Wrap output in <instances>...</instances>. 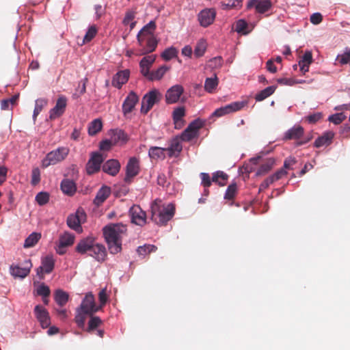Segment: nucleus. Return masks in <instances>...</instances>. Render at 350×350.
<instances>
[{
	"label": "nucleus",
	"instance_id": "f257e3e1",
	"mask_svg": "<svg viewBox=\"0 0 350 350\" xmlns=\"http://www.w3.org/2000/svg\"><path fill=\"white\" fill-rule=\"evenodd\" d=\"M122 224H110L103 228V234L111 254H117L122 249V237L126 232Z\"/></svg>",
	"mask_w": 350,
	"mask_h": 350
},
{
	"label": "nucleus",
	"instance_id": "f03ea898",
	"mask_svg": "<svg viewBox=\"0 0 350 350\" xmlns=\"http://www.w3.org/2000/svg\"><path fill=\"white\" fill-rule=\"evenodd\" d=\"M151 219L157 224L163 225L172 219L174 214V206L170 203L164 205L163 202L159 200H155L151 204Z\"/></svg>",
	"mask_w": 350,
	"mask_h": 350
},
{
	"label": "nucleus",
	"instance_id": "7ed1b4c3",
	"mask_svg": "<svg viewBox=\"0 0 350 350\" xmlns=\"http://www.w3.org/2000/svg\"><path fill=\"white\" fill-rule=\"evenodd\" d=\"M70 150L68 147L61 146L49 152L42 161V167H47L64 161L68 155Z\"/></svg>",
	"mask_w": 350,
	"mask_h": 350
},
{
	"label": "nucleus",
	"instance_id": "20e7f679",
	"mask_svg": "<svg viewBox=\"0 0 350 350\" xmlns=\"http://www.w3.org/2000/svg\"><path fill=\"white\" fill-rule=\"evenodd\" d=\"M274 164L273 159H267L265 161L262 160V157H258L252 158L249 163L245 165V170L247 172H251L254 170L253 165H260L259 169L256 172V175H263L267 173Z\"/></svg>",
	"mask_w": 350,
	"mask_h": 350
},
{
	"label": "nucleus",
	"instance_id": "39448f33",
	"mask_svg": "<svg viewBox=\"0 0 350 350\" xmlns=\"http://www.w3.org/2000/svg\"><path fill=\"white\" fill-rule=\"evenodd\" d=\"M75 236L70 232H64L59 237L58 241L55 243V250L59 255L64 254L68 247L73 245Z\"/></svg>",
	"mask_w": 350,
	"mask_h": 350
},
{
	"label": "nucleus",
	"instance_id": "423d86ee",
	"mask_svg": "<svg viewBox=\"0 0 350 350\" xmlns=\"http://www.w3.org/2000/svg\"><path fill=\"white\" fill-rule=\"evenodd\" d=\"M161 98V94L160 92L154 89L146 93L142 101L141 111L142 113H146L152 109L154 104L158 103Z\"/></svg>",
	"mask_w": 350,
	"mask_h": 350
},
{
	"label": "nucleus",
	"instance_id": "0eeeda50",
	"mask_svg": "<svg viewBox=\"0 0 350 350\" xmlns=\"http://www.w3.org/2000/svg\"><path fill=\"white\" fill-rule=\"evenodd\" d=\"M86 220V214L82 208L77 210L75 214L68 217L67 224L68 227L77 232L81 233L83 231L81 224Z\"/></svg>",
	"mask_w": 350,
	"mask_h": 350
},
{
	"label": "nucleus",
	"instance_id": "6e6552de",
	"mask_svg": "<svg viewBox=\"0 0 350 350\" xmlns=\"http://www.w3.org/2000/svg\"><path fill=\"white\" fill-rule=\"evenodd\" d=\"M204 122L200 119L194 120L182 133L179 137L182 141L189 142L198 136L199 130L204 126Z\"/></svg>",
	"mask_w": 350,
	"mask_h": 350
},
{
	"label": "nucleus",
	"instance_id": "1a4fd4ad",
	"mask_svg": "<svg viewBox=\"0 0 350 350\" xmlns=\"http://www.w3.org/2000/svg\"><path fill=\"white\" fill-rule=\"evenodd\" d=\"M78 309L85 313H87L88 315H92L94 313L100 310V307L96 306L93 294L92 293H88L83 299Z\"/></svg>",
	"mask_w": 350,
	"mask_h": 350
},
{
	"label": "nucleus",
	"instance_id": "9d476101",
	"mask_svg": "<svg viewBox=\"0 0 350 350\" xmlns=\"http://www.w3.org/2000/svg\"><path fill=\"white\" fill-rule=\"evenodd\" d=\"M55 266V259L51 254L44 256L41 259V265L36 270L37 275L43 279L44 274L50 273Z\"/></svg>",
	"mask_w": 350,
	"mask_h": 350
},
{
	"label": "nucleus",
	"instance_id": "9b49d317",
	"mask_svg": "<svg viewBox=\"0 0 350 350\" xmlns=\"http://www.w3.org/2000/svg\"><path fill=\"white\" fill-rule=\"evenodd\" d=\"M129 215L131 221L138 226H142L146 222V213L139 206L133 205L129 209Z\"/></svg>",
	"mask_w": 350,
	"mask_h": 350
},
{
	"label": "nucleus",
	"instance_id": "f8f14e48",
	"mask_svg": "<svg viewBox=\"0 0 350 350\" xmlns=\"http://www.w3.org/2000/svg\"><path fill=\"white\" fill-rule=\"evenodd\" d=\"M103 161V156L98 152H93L86 165V171L88 174L98 172Z\"/></svg>",
	"mask_w": 350,
	"mask_h": 350
},
{
	"label": "nucleus",
	"instance_id": "ddd939ff",
	"mask_svg": "<svg viewBox=\"0 0 350 350\" xmlns=\"http://www.w3.org/2000/svg\"><path fill=\"white\" fill-rule=\"evenodd\" d=\"M156 29L154 21H151L146 24L137 35V39L139 46L144 45L145 38L154 37V32Z\"/></svg>",
	"mask_w": 350,
	"mask_h": 350
},
{
	"label": "nucleus",
	"instance_id": "4468645a",
	"mask_svg": "<svg viewBox=\"0 0 350 350\" xmlns=\"http://www.w3.org/2000/svg\"><path fill=\"white\" fill-rule=\"evenodd\" d=\"M215 16L216 12L214 9L206 8L198 14V21L201 26L206 27L213 23Z\"/></svg>",
	"mask_w": 350,
	"mask_h": 350
},
{
	"label": "nucleus",
	"instance_id": "2eb2a0df",
	"mask_svg": "<svg viewBox=\"0 0 350 350\" xmlns=\"http://www.w3.org/2000/svg\"><path fill=\"white\" fill-rule=\"evenodd\" d=\"M272 7L271 0H249L247 3V8H255L256 11L259 14H264L268 12Z\"/></svg>",
	"mask_w": 350,
	"mask_h": 350
},
{
	"label": "nucleus",
	"instance_id": "dca6fc26",
	"mask_svg": "<svg viewBox=\"0 0 350 350\" xmlns=\"http://www.w3.org/2000/svg\"><path fill=\"white\" fill-rule=\"evenodd\" d=\"M184 92V88L180 85H174L169 88L165 94V100L168 104L177 103Z\"/></svg>",
	"mask_w": 350,
	"mask_h": 350
},
{
	"label": "nucleus",
	"instance_id": "f3484780",
	"mask_svg": "<svg viewBox=\"0 0 350 350\" xmlns=\"http://www.w3.org/2000/svg\"><path fill=\"white\" fill-rule=\"evenodd\" d=\"M67 99L64 96H60L57 100L55 106L49 111V118L55 120L61 116L66 107Z\"/></svg>",
	"mask_w": 350,
	"mask_h": 350
},
{
	"label": "nucleus",
	"instance_id": "a211bd4d",
	"mask_svg": "<svg viewBox=\"0 0 350 350\" xmlns=\"http://www.w3.org/2000/svg\"><path fill=\"white\" fill-rule=\"evenodd\" d=\"M36 317L43 329L47 328L51 324L48 311L42 306H36L34 308Z\"/></svg>",
	"mask_w": 350,
	"mask_h": 350
},
{
	"label": "nucleus",
	"instance_id": "6ab92c4d",
	"mask_svg": "<svg viewBox=\"0 0 350 350\" xmlns=\"http://www.w3.org/2000/svg\"><path fill=\"white\" fill-rule=\"evenodd\" d=\"M139 161L135 157L129 159L126 167V176L124 180L129 183L131 179L139 173Z\"/></svg>",
	"mask_w": 350,
	"mask_h": 350
},
{
	"label": "nucleus",
	"instance_id": "aec40b11",
	"mask_svg": "<svg viewBox=\"0 0 350 350\" xmlns=\"http://www.w3.org/2000/svg\"><path fill=\"white\" fill-rule=\"evenodd\" d=\"M138 100V96L134 92L131 91L122 104V112L124 116H126L133 110Z\"/></svg>",
	"mask_w": 350,
	"mask_h": 350
},
{
	"label": "nucleus",
	"instance_id": "412c9836",
	"mask_svg": "<svg viewBox=\"0 0 350 350\" xmlns=\"http://www.w3.org/2000/svg\"><path fill=\"white\" fill-rule=\"evenodd\" d=\"M95 242V239L93 237H88L79 242L76 247V251L81 254H88L90 256Z\"/></svg>",
	"mask_w": 350,
	"mask_h": 350
},
{
	"label": "nucleus",
	"instance_id": "4be33fe9",
	"mask_svg": "<svg viewBox=\"0 0 350 350\" xmlns=\"http://www.w3.org/2000/svg\"><path fill=\"white\" fill-rule=\"evenodd\" d=\"M26 267H21L18 265H12L10 268V274L14 278H24L30 272L32 266L30 260L25 261Z\"/></svg>",
	"mask_w": 350,
	"mask_h": 350
},
{
	"label": "nucleus",
	"instance_id": "5701e85b",
	"mask_svg": "<svg viewBox=\"0 0 350 350\" xmlns=\"http://www.w3.org/2000/svg\"><path fill=\"white\" fill-rule=\"evenodd\" d=\"M181 139L179 137H176L171 139L170 145L166 148V152L170 157H177L180 154L183 149Z\"/></svg>",
	"mask_w": 350,
	"mask_h": 350
},
{
	"label": "nucleus",
	"instance_id": "b1692460",
	"mask_svg": "<svg viewBox=\"0 0 350 350\" xmlns=\"http://www.w3.org/2000/svg\"><path fill=\"white\" fill-rule=\"evenodd\" d=\"M130 76V71L128 69L120 70L118 72L112 79L111 84L116 88H121L125 84Z\"/></svg>",
	"mask_w": 350,
	"mask_h": 350
},
{
	"label": "nucleus",
	"instance_id": "393cba45",
	"mask_svg": "<svg viewBox=\"0 0 350 350\" xmlns=\"http://www.w3.org/2000/svg\"><path fill=\"white\" fill-rule=\"evenodd\" d=\"M155 59V55H146L141 59L139 62L140 72L144 77H146L150 72V68Z\"/></svg>",
	"mask_w": 350,
	"mask_h": 350
},
{
	"label": "nucleus",
	"instance_id": "a878e982",
	"mask_svg": "<svg viewBox=\"0 0 350 350\" xmlns=\"http://www.w3.org/2000/svg\"><path fill=\"white\" fill-rule=\"evenodd\" d=\"M146 45L142 46V49L139 50L137 55H143L154 51L157 46L158 42L155 36L145 38Z\"/></svg>",
	"mask_w": 350,
	"mask_h": 350
},
{
	"label": "nucleus",
	"instance_id": "bb28decb",
	"mask_svg": "<svg viewBox=\"0 0 350 350\" xmlns=\"http://www.w3.org/2000/svg\"><path fill=\"white\" fill-rule=\"evenodd\" d=\"M120 169V164L118 160L110 159L106 161L103 165V170L109 175H116Z\"/></svg>",
	"mask_w": 350,
	"mask_h": 350
},
{
	"label": "nucleus",
	"instance_id": "cd10ccee",
	"mask_svg": "<svg viewBox=\"0 0 350 350\" xmlns=\"http://www.w3.org/2000/svg\"><path fill=\"white\" fill-rule=\"evenodd\" d=\"M312 55L311 51H307L304 53L298 62L300 71L304 75L309 71L310 64L312 63Z\"/></svg>",
	"mask_w": 350,
	"mask_h": 350
},
{
	"label": "nucleus",
	"instance_id": "c85d7f7f",
	"mask_svg": "<svg viewBox=\"0 0 350 350\" xmlns=\"http://www.w3.org/2000/svg\"><path fill=\"white\" fill-rule=\"evenodd\" d=\"M90 256L95 258L98 261L104 260L106 256V249L105 246L100 243L95 242Z\"/></svg>",
	"mask_w": 350,
	"mask_h": 350
},
{
	"label": "nucleus",
	"instance_id": "c756f323",
	"mask_svg": "<svg viewBox=\"0 0 350 350\" xmlns=\"http://www.w3.org/2000/svg\"><path fill=\"white\" fill-rule=\"evenodd\" d=\"M185 115V109L183 107H178L173 111V120L176 129H181L184 125L183 117Z\"/></svg>",
	"mask_w": 350,
	"mask_h": 350
},
{
	"label": "nucleus",
	"instance_id": "7c9ffc66",
	"mask_svg": "<svg viewBox=\"0 0 350 350\" xmlns=\"http://www.w3.org/2000/svg\"><path fill=\"white\" fill-rule=\"evenodd\" d=\"M334 133L332 131L325 132L321 137H318L314 142V146L320 148L329 145L334 138Z\"/></svg>",
	"mask_w": 350,
	"mask_h": 350
},
{
	"label": "nucleus",
	"instance_id": "2f4dec72",
	"mask_svg": "<svg viewBox=\"0 0 350 350\" xmlns=\"http://www.w3.org/2000/svg\"><path fill=\"white\" fill-rule=\"evenodd\" d=\"M170 70V67L165 65H163L159 67L157 69L150 71V72L146 77L150 81H159L161 80L165 74Z\"/></svg>",
	"mask_w": 350,
	"mask_h": 350
},
{
	"label": "nucleus",
	"instance_id": "473e14b6",
	"mask_svg": "<svg viewBox=\"0 0 350 350\" xmlns=\"http://www.w3.org/2000/svg\"><path fill=\"white\" fill-rule=\"evenodd\" d=\"M166 154L165 148L152 146L148 150V155L153 160H163L165 158Z\"/></svg>",
	"mask_w": 350,
	"mask_h": 350
},
{
	"label": "nucleus",
	"instance_id": "72a5a7b5",
	"mask_svg": "<svg viewBox=\"0 0 350 350\" xmlns=\"http://www.w3.org/2000/svg\"><path fill=\"white\" fill-rule=\"evenodd\" d=\"M110 193V188L107 186H103L97 192V194L94 200V204L97 206L100 205L109 196Z\"/></svg>",
	"mask_w": 350,
	"mask_h": 350
},
{
	"label": "nucleus",
	"instance_id": "f704fd0d",
	"mask_svg": "<svg viewBox=\"0 0 350 350\" xmlns=\"http://www.w3.org/2000/svg\"><path fill=\"white\" fill-rule=\"evenodd\" d=\"M304 134V129L300 125H295L291 129H288L284 134V139H299Z\"/></svg>",
	"mask_w": 350,
	"mask_h": 350
},
{
	"label": "nucleus",
	"instance_id": "c9c22d12",
	"mask_svg": "<svg viewBox=\"0 0 350 350\" xmlns=\"http://www.w3.org/2000/svg\"><path fill=\"white\" fill-rule=\"evenodd\" d=\"M103 128V122L101 119L96 118L90 122L88 125V135L94 136L101 131Z\"/></svg>",
	"mask_w": 350,
	"mask_h": 350
},
{
	"label": "nucleus",
	"instance_id": "e433bc0d",
	"mask_svg": "<svg viewBox=\"0 0 350 350\" xmlns=\"http://www.w3.org/2000/svg\"><path fill=\"white\" fill-rule=\"evenodd\" d=\"M41 233L33 232L31 233L25 240L23 247L30 248L35 246L41 239Z\"/></svg>",
	"mask_w": 350,
	"mask_h": 350
},
{
	"label": "nucleus",
	"instance_id": "4c0bfd02",
	"mask_svg": "<svg viewBox=\"0 0 350 350\" xmlns=\"http://www.w3.org/2000/svg\"><path fill=\"white\" fill-rule=\"evenodd\" d=\"M61 189L67 195H72L76 191L75 183L69 179H64L61 183Z\"/></svg>",
	"mask_w": 350,
	"mask_h": 350
},
{
	"label": "nucleus",
	"instance_id": "58836bf2",
	"mask_svg": "<svg viewBox=\"0 0 350 350\" xmlns=\"http://www.w3.org/2000/svg\"><path fill=\"white\" fill-rule=\"evenodd\" d=\"M275 89H276V87L273 86V85L269 86L266 88H265L264 90H262V91H260V92H258V94H256V96H255L256 100L258 102L262 101L267 97L272 95L274 93Z\"/></svg>",
	"mask_w": 350,
	"mask_h": 350
},
{
	"label": "nucleus",
	"instance_id": "ea45409f",
	"mask_svg": "<svg viewBox=\"0 0 350 350\" xmlns=\"http://www.w3.org/2000/svg\"><path fill=\"white\" fill-rule=\"evenodd\" d=\"M68 297L66 292L60 289L57 290L54 295L55 301L60 306H64L67 303Z\"/></svg>",
	"mask_w": 350,
	"mask_h": 350
},
{
	"label": "nucleus",
	"instance_id": "a19ab883",
	"mask_svg": "<svg viewBox=\"0 0 350 350\" xmlns=\"http://www.w3.org/2000/svg\"><path fill=\"white\" fill-rule=\"evenodd\" d=\"M228 175L222 171H217L213 174L212 181L217 183L219 186H224L226 184Z\"/></svg>",
	"mask_w": 350,
	"mask_h": 350
},
{
	"label": "nucleus",
	"instance_id": "79ce46f5",
	"mask_svg": "<svg viewBox=\"0 0 350 350\" xmlns=\"http://www.w3.org/2000/svg\"><path fill=\"white\" fill-rule=\"evenodd\" d=\"M207 47L206 41L204 39L200 40L194 49V55L200 57L204 55Z\"/></svg>",
	"mask_w": 350,
	"mask_h": 350
},
{
	"label": "nucleus",
	"instance_id": "37998d69",
	"mask_svg": "<svg viewBox=\"0 0 350 350\" xmlns=\"http://www.w3.org/2000/svg\"><path fill=\"white\" fill-rule=\"evenodd\" d=\"M48 100L45 98H38L35 102V107L33 113V119L35 121L38 115L42 111V109L46 106Z\"/></svg>",
	"mask_w": 350,
	"mask_h": 350
},
{
	"label": "nucleus",
	"instance_id": "c03bdc74",
	"mask_svg": "<svg viewBox=\"0 0 350 350\" xmlns=\"http://www.w3.org/2000/svg\"><path fill=\"white\" fill-rule=\"evenodd\" d=\"M247 105V101H237L231 103L228 105H226V109L228 110V113L238 111L243 109L245 106Z\"/></svg>",
	"mask_w": 350,
	"mask_h": 350
},
{
	"label": "nucleus",
	"instance_id": "a18cd8bd",
	"mask_svg": "<svg viewBox=\"0 0 350 350\" xmlns=\"http://www.w3.org/2000/svg\"><path fill=\"white\" fill-rule=\"evenodd\" d=\"M135 18V12L133 11H129L126 13L122 23L124 25H129L130 27V29L131 30L135 27L136 24Z\"/></svg>",
	"mask_w": 350,
	"mask_h": 350
},
{
	"label": "nucleus",
	"instance_id": "49530a36",
	"mask_svg": "<svg viewBox=\"0 0 350 350\" xmlns=\"http://www.w3.org/2000/svg\"><path fill=\"white\" fill-rule=\"evenodd\" d=\"M218 85V79L216 76L206 78L204 83V89L206 92L212 93Z\"/></svg>",
	"mask_w": 350,
	"mask_h": 350
},
{
	"label": "nucleus",
	"instance_id": "de8ad7c7",
	"mask_svg": "<svg viewBox=\"0 0 350 350\" xmlns=\"http://www.w3.org/2000/svg\"><path fill=\"white\" fill-rule=\"evenodd\" d=\"M177 54L178 50L174 46H170L165 49L161 53V56L164 60L169 61L175 57Z\"/></svg>",
	"mask_w": 350,
	"mask_h": 350
},
{
	"label": "nucleus",
	"instance_id": "09e8293b",
	"mask_svg": "<svg viewBox=\"0 0 350 350\" xmlns=\"http://www.w3.org/2000/svg\"><path fill=\"white\" fill-rule=\"evenodd\" d=\"M86 315H88L87 313H85L79 309H77L76 315H75V322L77 324V325L83 328L85 326V322L86 319Z\"/></svg>",
	"mask_w": 350,
	"mask_h": 350
},
{
	"label": "nucleus",
	"instance_id": "8fccbe9b",
	"mask_svg": "<svg viewBox=\"0 0 350 350\" xmlns=\"http://www.w3.org/2000/svg\"><path fill=\"white\" fill-rule=\"evenodd\" d=\"M97 32V29L95 26H91L88 28L85 35L83 37L82 43L81 44H84L87 42H90L96 36Z\"/></svg>",
	"mask_w": 350,
	"mask_h": 350
},
{
	"label": "nucleus",
	"instance_id": "3c124183",
	"mask_svg": "<svg viewBox=\"0 0 350 350\" xmlns=\"http://www.w3.org/2000/svg\"><path fill=\"white\" fill-rule=\"evenodd\" d=\"M35 199L39 205L43 206L49 202V194L47 192L41 191L36 196Z\"/></svg>",
	"mask_w": 350,
	"mask_h": 350
},
{
	"label": "nucleus",
	"instance_id": "603ef678",
	"mask_svg": "<svg viewBox=\"0 0 350 350\" xmlns=\"http://www.w3.org/2000/svg\"><path fill=\"white\" fill-rule=\"evenodd\" d=\"M336 61L338 62L341 65L347 64L350 63V50L347 49L343 53L338 55Z\"/></svg>",
	"mask_w": 350,
	"mask_h": 350
},
{
	"label": "nucleus",
	"instance_id": "864d4df0",
	"mask_svg": "<svg viewBox=\"0 0 350 350\" xmlns=\"http://www.w3.org/2000/svg\"><path fill=\"white\" fill-rule=\"evenodd\" d=\"M51 291L49 287L44 284H40L36 288V293L42 297H48L50 295Z\"/></svg>",
	"mask_w": 350,
	"mask_h": 350
},
{
	"label": "nucleus",
	"instance_id": "5fc2aeb1",
	"mask_svg": "<svg viewBox=\"0 0 350 350\" xmlns=\"http://www.w3.org/2000/svg\"><path fill=\"white\" fill-rule=\"evenodd\" d=\"M346 118V116L343 113H338L329 116L328 120L334 124H339Z\"/></svg>",
	"mask_w": 350,
	"mask_h": 350
},
{
	"label": "nucleus",
	"instance_id": "6e6d98bb",
	"mask_svg": "<svg viewBox=\"0 0 350 350\" xmlns=\"http://www.w3.org/2000/svg\"><path fill=\"white\" fill-rule=\"evenodd\" d=\"M156 249V247L153 245H144L137 248V252L139 255L144 256L148 253L154 252Z\"/></svg>",
	"mask_w": 350,
	"mask_h": 350
},
{
	"label": "nucleus",
	"instance_id": "4d7b16f0",
	"mask_svg": "<svg viewBox=\"0 0 350 350\" xmlns=\"http://www.w3.org/2000/svg\"><path fill=\"white\" fill-rule=\"evenodd\" d=\"M237 193V185L236 184L230 185L225 193L224 198L227 200H232Z\"/></svg>",
	"mask_w": 350,
	"mask_h": 350
},
{
	"label": "nucleus",
	"instance_id": "13d9d810",
	"mask_svg": "<svg viewBox=\"0 0 350 350\" xmlns=\"http://www.w3.org/2000/svg\"><path fill=\"white\" fill-rule=\"evenodd\" d=\"M101 323V319L98 317H93L90 319L88 323V327L87 328L88 332H91Z\"/></svg>",
	"mask_w": 350,
	"mask_h": 350
},
{
	"label": "nucleus",
	"instance_id": "bf43d9fd",
	"mask_svg": "<svg viewBox=\"0 0 350 350\" xmlns=\"http://www.w3.org/2000/svg\"><path fill=\"white\" fill-rule=\"evenodd\" d=\"M247 27V23L244 20H239L236 23L235 30L238 33H247L245 31Z\"/></svg>",
	"mask_w": 350,
	"mask_h": 350
},
{
	"label": "nucleus",
	"instance_id": "052dcab7",
	"mask_svg": "<svg viewBox=\"0 0 350 350\" xmlns=\"http://www.w3.org/2000/svg\"><path fill=\"white\" fill-rule=\"evenodd\" d=\"M242 5L241 0H229L227 3L223 5L226 9L239 8Z\"/></svg>",
	"mask_w": 350,
	"mask_h": 350
},
{
	"label": "nucleus",
	"instance_id": "680f3d73",
	"mask_svg": "<svg viewBox=\"0 0 350 350\" xmlns=\"http://www.w3.org/2000/svg\"><path fill=\"white\" fill-rule=\"evenodd\" d=\"M200 178L202 180L201 183L204 187L207 188L210 187V185H211V179L208 173L202 172L200 174Z\"/></svg>",
	"mask_w": 350,
	"mask_h": 350
},
{
	"label": "nucleus",
	"instance_id": "e2e57ef3",
	"mask_svg": "<svg viewBox=\"0 0 350 350\" xmlns=\"http://www.w3.org/2000/svg\"><path fill=\"white\" fill-rule=\"evenodd\" d=\"M98 299L100 301V306L98 307H100V309L102 307L106 304L108 297L106 293V288L102 289L98 294Z\"/></svg>",
	"mask_w": 350,
	"mask_h": 350
},
{
	"label": "nucleus",
	"instance_id": "0e129e2a",
	"mask_svg": "<svg viewBox=\"0 0 350 350\" xmlns=\"http://www.w3.org/2000/svg\"><path fill=\"white\" fill-rule=\"evenodd\" d=\"M323 16L321 13L315 12L310 16V21L313 25H319L321 23Z\"/></svg>",
	"mask_w": 350,
	"mask_h": 350
},
{
	"label": "nucleus",
	"instance_id": "69168bd1",
	"mask_svg": "<svg viewBox=\"0 0 350 350\" xmlns=\"http://www.w3.org/2000/svg\"><path fill=\"white\" fill-rule=\"evenodd\" d=\"M125 139V134L122 131L119 130L114 132L113 136L112 137V140L114 142V143L120 140L124 142Z\"/></svg>",
	"mask_w": 350,
	"mask_h": 350
},
{
	"label": "nucleus",
	"instance_id": "338daca9",
	"mask_svg": "<svg viewBox=\"0 0 350 350\" xmlns=\"http://www.w3.org/2000/svg\"><path fill=\"white\" fill-rule=\"evenodd\" d=\"M322 118L321 113H315L311 115L308 116L306 118L307 121L310 124H314L317 122Z\"/></svg>",
	"mask_w": 350,
	"mask_h": 350
},
{
	"label": "nucleus",
	"instance_id": "774afa93",
	"mask_svg": "<svg viewBox=\"0 0 350 350\" xmlns=\"http://www.w3.org/2000/svg\"><path fill=\"white\" fill-rule=\"evenodd\" d=\"M40 172L38 168L33 169L32 170V178H31V183L32 185H36L40 181Z\"/></svg>",
	"mask_w": 350,
	"mask_h": 350
}]
</instances>
